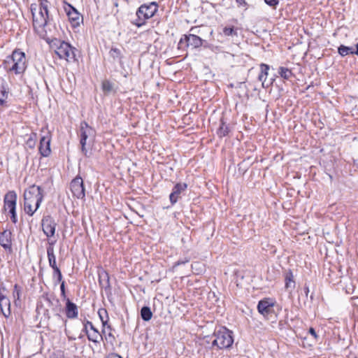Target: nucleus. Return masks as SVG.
Listing matches in <instances>:
<instances>
[{
    "label": "nucleus",
    "mask_w": 358,
    "mask_h": 358,
    "mask_svg": "<svg viewBox=\"0 0 358 358\" xmlns=\"http://www.w3.org/2000/svg\"><path fill=\"white\" fill-rule=\"evenodd\" d=\"M49 4L50 2L48 0H41L37 12L36 8L31 7L33 26L34 29L38 32L43 31L47 25L49 19Z\"/></svg>",
    "instance_id": "7ed1b4c3"
},
{
    "label": "nucleus",
    "mask_w": 358,
    "mask_h": 358,
    "mask_svg": "<svg viewBox=\"0 0 358 358\" xmlns=\"http://www.w3.org/2000/svg\"><path fill=\"white\" fill-rule=\"evenodd\" d=\"M70 189L74 197L78 199H85V189L83 178L80 176H77L71 180L70 183Z\"/></svg>",
    "instance_id": "9b49d317"
},
{
    "label": "nucleus",
    "mask_w": 358,
    "mask_h": 358,
    "mask_svg": "<svg viewBox=\"0 0 358 358\" xmlns=\"http://www.w3.org/2000/svg\"><path fill=\"white\" fill-rule=\"evenodd\" d=\"M50 358H63V356H62L61 355H59V356L55 355V354H53L52 355H51L50 357Z\"/></svg>",
    "instance_id": "8fccbe9b"
},
{
    "label": "nucleus",
    "mask_w": 358,
    "mask_h": 358,
    "mask_svg": "<svg viewBox=\"0 0 358 358\" xmlns=\"http://www.w3.org/2000/svg\"><path fill=\"white\" fill-rule=\"evenodd\" d=\"M204 41V40L194 34H184L178 42V49L182 51L187 50L189 47H191L192 49H197L203 45Z\"/></svg>",
    "instance_id": "0eeeda50"
},
{
    "label": "nucleus",
    "mask_w": 358,
    "mask_h": 358,
    "mask_svg": "<svg viewBox=\"0 0 358 358\" xmlns=\"http://www.w3.org/2000/svg\"><path fill=\"white\" fill-rule=\"evenodd\" d=\"M3 65L8 73L15 75L23 73L27 69L25 53L20 50H15L10 55L6 57Z\"/></svg>",
    "instance_id": "f03ea898"
},
{
    "label": "nucleus",
    "mask_w": 358,
    "mask_h": 358,
    "mask_svg": "<svg viewBox=\"0 0 358 358\" xmlns=\"http://www.w3.org/2000/svg\"><path fill=\"white\" fill-rule=\"evenodd\" d=\"M51 136L50 134L42 136L40 140L39 152L43 157H48L51 152L50 149Z\"/></svg>",
    "instance_id": "4468645a"
},
{
    "label": "nucleus",
    "mask_w": 358,
    "mask_h": 358,
    "mask_svg": "<svg viewBox=\"0 0 358 358\" xmlns=\"http://www.w3.org/2000/svg\"><path fill=\"white\" fill-rule=\"evenodd\" d=\"M222 34L225 36H238V28L234 26H226L222 29Z\"/></svg>",
    "instance_id": "c85d7f7f"
},
{
    "label": "nucleus",
    "mask_w": 358,
    "mask_h": 358,
    "mask_svg": "<svg viewBox=\"0 0 358 358\" xmlns=\"http://www.w3.org/2000/svg\"><path fill=\"white\" fill-rule=\"evenodd\" d=\"M304 292H305L306 296H307L308 294V292H309V287L306 285H305V286H304Z\"/></svg>",
    "instance_id": "09e8293b"
},
{
    "label": "nucleus",
    "mask_w": 358,
    "mask_h": 358,
    "mask_svg": "<svg viewBox=\"0 0 358 358\" xmlns=\"http://www.w3.org/2000/svg\"><path fill=\"white\" fill-rule=\"evenodd\" d=\"M8 97V89L3 84H0V106H6Z\"/></svg>",
    "instance_id": "5701e85b"
},
{
    "label": "nucleus",
    "mask_w": 358,
    "mask_h": 358,
    "mask_svg": "<svg viewBox=\"0 0 358 358\" xmlns=\"http://www.w3.org/2000/svg\"><path fill=\"white\" fill-rule=\"evenodd\" d=\"M20 294H21V289L17 284H15L14 286V289H13V295L15 297L16 296L19 299L20 297Z\"/></svg>",
    "instance_id": "ea45409f"
},
{
    "label": "nucleus",
    "mask_w": 358,
    "mask_h": 358,
    "mask_svg": "<svg viewBox=\"0 0 358 358\" xmlns=\"http://www.w3.org/2000/svg\"><path fill=\"white\" fill-rule=\"evenodd\" d=\"M44 198V191L40 186L32 185L24 192V210L32 216L40 207Z\"/></svg>",
    "instance_id": "f257e3e1"
},
{
    "label": "nucleus",
    "mask_w": 358,
    "mask_h": 358,
    "mask_svg": "<svg viewBox=\"0 0 358 358\" xmlns=\"http://www.w3.org/2000/svg\"><path fill=\"white\" fill-rule=\"evenodd\" d=\"M285 288L287 289H294L295 287V282L294 280V276L293 273L291 270H289L285 277Z\"/></svg>",
    "instance_id": "a878e982"
},
{
    "label": "nucleus",
    "mask_w": 358,
    "mask_h": 358,
    "mask_svg": "<svg viewBox=\"0 0 358 358\" xmlns=\"http://www.w3.org/2000/svg\"><path fill=\"white\" fill-rule=\"evenodd\" d=\"M64 10L68 17L69 21L73 28L80 27L83 22V17L77 9L66 1L63 2Z\"/></svg>",
    "instance_id": "6e6552de"
},
{
    "label": "nucleus",
    "mask_w": 358,
    "mask_h": 358,
    "mask_svg": "<svg viewBox=\"0 0 358 358\" xmlns=\"http://www.w3.org/2000/svg\"><path fill=\"white\" fill-rule=\"evenodd\" d=\"M308 332L310 333V335H312L315 339L317 338V335L316 334V331L314 329V328L313 327H310L308 330Z\"/></svg>",
    "instance_id": "c03bdc74"
},
{
    "label": "nucleus",
    "mask_w": 358,
    "mask_h": 358,
    "mask_svg": "<svg viewBox=\"0 0 358 358\" xmlns=\"http://www.w3.org/2000/svg\"><path fill=\"white\" fill-rule=\"evenodd\" d=\"M65 312L69 319H75L78 315V306L69 299H66V300Z\"/></svg>",
    "instance_id": "f3484780"
},
{
    "label": "nucleus",
    "mask_w": 358,
    "mask_h": 358,
    "mask_svg": "<svg viewBox=\"0 0 358 358\" xmlns=\"http://www.w3.org/2000/svg\"><path fill=\"white\" fill-rule=\"evenodd\" d=\"M55 44L57 45L55 53L60 59H66L69 62H75L78 61L77 52L78 50L72 47L70 43L64 41L56 39Z\"/></svg>",
    "instance_id": "423d86ee"
},
{
    "label": "nucleus",
    "mask_w": 358,
    "mask_h": 358,
    "mask_svg": "<svg viewBox=\"0 0 358 358\" xmlns=\"http://www.w3.org/2000/svg\"><path fill=\"white\" fill-rule=\"evenodd\" d=\"M53 270V273H52V277L55 280V285H57L59 283H60V282H62V272L60 271V269L59 268V267L57 268H55Z\"/></svg>",
    "instance_id": "c9c22d12"
},
{
    "label": "nucleus",
    "mask_w": 358,
    "mask_h": 358,
    "mask_svg": "<svg viewBox=\"0 0 358 358\" xmlns=\"http://www.w3.org/2000/svg\"><path fill=\"white\" fill-rule=\"evenodd\" d=\"M37 310H38V312L39 313V311H40V308H39V306H37Z\"/></svg>",
    "instance_id": "603ef678"
},
{
    "label": "nucleus",
    "mask_w": 358,
    "mask_h": 358,
    "mask_svg": "<svg viewBox=\"0 0 358 358\" xmlns=\"http://www.w3.org/2000/svg\"><path fill=\"white\" fill-rule=\"evenodd\" d=\"M10 219H11V221L14 223V224H16L17 222V214H16V210H15L14 211H11L10 212Z\"/></svg>",
    "instance_id": "37998d69"
},
{
    "label": "nucleus",
    "mask_w": 358,
    "mask_h": 358,
    "mask_svg": "<svg viewBox=\"0 0 358 358\" xmlns=\"http://www.w3.org/2000/svg\"><path fill=\"white\" fill-rule=\"evenodd\" d=\"M230 131L229 127L224 122L223 119L220 120V125L217 131V134L220 138L227 136Z\"/></svg>",
    "instance_id": "393cba45"
},
{
    "label": "nucleus",
    "mask_w": 358,
    "mask_h": 358,
    "mask_svg": "<svg viewBox=\"0 0 358 358\" xmlns=\"http://www.w3.org/2000/svg\"><path fill=\"white\" fill-rule=\"evenodd\" d=\"M355 49H354V54L358 56V43L355 45Z\"/></svg>",
    "instance_id": "3c124183"
},
{
    "label": "nucleus",
    "mask_w": 358,
    "mask_h": 358,
    "mask_svg": "<svg viewBox=\"0 0 358 358\" xmlns=\"http://www.w3.org/2000/svg\"><path fill=\"white\" fill-rule=\"evenodd\" d=\"M275 302L271 298H264L260 300L257 304V310L264 317L269 318L275 313L274 306Z\"/></svg>",
    "instance_id": "9d476101"
},
{
    "label": "nucleus",
    "mask_w": 358,
    "mask_h": 358,
    "mask_svg": "<svg viewBox=\"0 0 358 358\" xmlns=\"http://www.w3.org/2000/svg\"><path fill=\"white\" fill-rule=\"evenodd\" d=\"M259 66H260L261 72H260L259 75L258 76V80L262 83V87L264 88H266L268 87V85H265V82H266V79L268 76V71L270 67L268 64H266L264 63L261 64Z\"/></svg>",
    "instance_id": "412c9836"
},
{
    "label": "nucleus",
    "mask_w": 358,
    "mask_h": 358,
    "mask_svg": "<svg viewBox=\"0 0 358 358\" xmlns=\"http://www.w3.org/2000/svg\"><path fill=\"white\" fill-rule=\"evenodd\" d=\"M189 262V259L188 257H185L182 259H179L177 262H176L172 267V269L173 270L176 267L185 264L186 263Z\"/></svg>",
    "instance_id": "4c0bfd02"
},
{
    "label": "nucleus",
    "mask_w": 358,
    "mask_h": 358,
    "mask_svg": "<svg viewBox=\"0 0 358 358\" xmlns=\"http://www.w3.org/2000/svg\"><path fill=\"white\" fill-rule=\"evenodd\" d=\"M99 283L105 290L110 289L109 274L104 270L99 272Z\"/></svg>",
    "instance_id": "6ab92c4d"
},
{
    "label": "nucleus",
    "mask_w": 358,
    "mask_h": 358,
    "mask_svg": "<svg viewBox=\"0 0 358 358\" xmlns=\"http://www.w3.org/2000/svg\"><path fill=\"white\" fill-rule=\"evenodd\" d=\"M43 299L48 303V304H53V301H55L56 303L59 306L58 308H53V310L55 311V315L61 320H63L62 316L60 314V312L62 311V307L59 304V301L58 299H55L54 297H50L48 296V294H45L43 296Z\"/></svg>",
    "instance_id": "4be33fe9"
},
{
    "label": "nucleus",
    "mask_w": 358,
    "mask_h": 358,
    "mask_svg": "<svg viewBox=\"0 0 358 358\" xmlns=\"http://www.w3.org/2000/svg\"><path fill=\"white\" fill-rule=\"evenodd\" d=\"M98 315L101 321L103 327L105 328L106 326H108V322L109 320V317H108L107 310L106 308L99 309Z\"/></svg>",
    "instance_id": "cd10ccee"
},
{
    "label": "nucleus",
    "mask_w": 358,
    "mask_h": 358,
    "mask_svg": "<svg viewBox=\"0 0 358 358\" xmlns=\"http://www.w3.org/2000/svg\"><path fill=\"white\" fill-rule=\"evenodd\" d=\"M6 291V287L3 282H0V296H6L3 292Z\"/></svg>",
    "instance_id": "a18cd8bd"
},
{
    "label": "nucleus",
    "mask_w": 358,
    "mask_h": 358,
    "mask_svg": "<svg viewBox=\"0 0 358 358\" xmlns=\"http://www.w3.org/2000/svg\"><path fill=\"white\" fill-rule=\"evenodd\" d=\"M43 315L45 316V317L48 320H49L50 319V313H49L48 310H44Z\"/></svg>",
    "instance_id": "49530a36"
},
{
    "label": "nucleus",
    "mask_w": 358,
    "mask_h": 358,
    "mask_svg": "<svg viewBox=\"0 0 358 358\" xmlns=\"http://www.w3.org/2000/svg\"><path fill=\"white\" fill-rule=\"evenodd\" d=\"M338 52L341 57H345L348 55H354V48L352 47L341 45L338 48Z\"/></svg>",
    "instance_id": "2f4dec72"
},
{
    "label": "nucleus",
    "mask_w": 358,
    "mask_h": 358,
    "mask_svg": "<svg viewBox=\"0 0 358 358\" xmlns=\"http://www.w3.org/2000/svg\"><path fill=\"white\" fill-rule=\"evenodd\" d=\"M55 241H49V246L47 248V255L50 266L54 269L57 268L56 263V257L54 252L53 245Z\"/></svg>",
    "instance_id": "aec40b11"
},
{
    "label": "nucleus",
    "mask_w": 358,
    "mask_h": 358,
    "mask_svg": "<svg viewBox=\"0 0 358 358\" xmlns=\"http://www.w3.org/2000/svg\"><path fill=\"white\" fill-rule=\"evenodd\" d=\"M141 317L143 320L148 322L152 317V313L150 308L148 306H143L141 310Z\"/></svg>",
    "instance_id": "c756f323"
},
{
    "label": "nucleus",
    "mask_w": 358,
    "mask_h": 358,
    "mask_svg": "<svg viewBox=\"0 0 358 358\" xmlns=\"http://www.w3.org/2000/svg\"><path fill=\"white\" fill-rule=\"evenodd\" d=\"M37 139V134L35 132H32L29 136L26 141V145L31 149L34 148L36 145V142Z\"/></svg>",
    "instance_id": "f704fd0d"
},
{
    "label": "nucleus",
    "mask_w": 358,
    "mask_h": 358,
    "mask_svg": "<svg viewBox=\"0 0 358 358\" xmlns=\"http://www.w3.org/2000/svg\"><path fill=\"white\" fill-rule=\"evenodd\" d=\"M158 8L159 4L156 1L141 5L136 12V18L131 21V24L137 27L145 25L146 21L156 14Z\"/></svg>",
    "instance_id": "20e7f679"
},
{
    "label": "nucleus",
    "mask_w": 358,
    "mask_h": 358,
    "mask_svg": "<svg viewBox=\"0 0 358 358\" xmlns=\"http://www.w3.org/2000/svg\"><path fill=\"white\" fill-rule=\"evenodd\" d=\"M0 310L5 317L10 315V302L6 296H0Z\"/></svg>",
    "instance_id": "a211bd4d"
},
{
    "label": "nucleus",
    "mask_w": 358,
    "mask_h": 358,
    "mask_svg": "<svg viewBox=\"0 0 358 358\" xmlns=\"http://www.w3.org/2000/svg\"><path fill=\"white\" fill-rule=\"evenodd\" d=\"M112 328L110 325L106 326L104 329H102V334L104 335L105 339L107 342L110 343L111 345L114 343L115 341V337L111 332Z\"/></svg>",
    "instance_id": "b1692460"
},
{
    "label": "nucleus",
    "mask_w": 358,
    "mask_h": 358,
    "mask_svg": "<svg viewBox=\"0 0 358 358\" xmlns=\"http://www.w3.org/2000/svg\"><path fill=\"white\" fill-rule=\"evenodd\" d=\"M17 195L14 191L9 192L4 197V208L9 213L16 210Z\"/></svg>",
    "instance_id": "dca6fc26"
},
{
    "label": "nucleus",
    "mask_w": 358,
    "mask_h": 358,
    "mask_svg": "<svg viewBox=\"0 0 358 358\" xmlns=\"http://www.w3.org/2000/svg\"><path fill=\"white\" fill-rule=\"evenodd\" d=\"M194 29H196V28L192 27V28L190 29V31H194Z\"/></svg>",
    "instance_id": "864d4df0"
},
{
    "label": "nucleus",
    "mask_w": 358,
    "mask_h": 358,
    "mask_svg": "<svg viewBox=\"0 0 358 358\" xmlns=\"http://www.w3.org/2000/svg\"><path fill=\"white\" fill-rule=\"evenodd\" d=\"M101 88L105 94H108L114 90V84L108 80H104L101 83Z\"/></svg>",
    "instance_id": "7c9ffc66"
},
{
    "label": "nucleus",
    "mask_w": 358,
    "mask_h": 358,
    "mask_svg": "<svg viewBox=\"0 0 358 358\" xmlns=\"http://www.w3.org/2000/svg\"><path fill=\"white\" fill-rule=\"evenodd\" d=\"M264 2L272 7H275L279 3V0H264Z\"/></svg>",
    "instance_id": "a19ab883"
},
{
    "label": "nucleus",
    "mask_w": 358,
    "mask_h": 358,
    "mask_svg": "<svg viewBox=\"0 0 358 358\" xmlns=\"http://www.w3.org/2000/svg\"><path fill=\"white\" fill-rule=\"evenodd\" d=\"M187 188V185L185 182H178L174 185L172 192L169 195L171 205H174L177 203L178 199L181 197V194L183 193Z\"/></svg>",
    "instance_id": "ddd939ff"
},
{
    "label": "nucleus",
    "mask_w": 358,
    "mask_h": 358,
    "mask_svg": "<svg viewBox=\"0 0 358 358\" xmlns=\"http://www.w3.org/2000/svg\"><path fill=\"white\" fill-rule=\"evenodd\" d=\"M12 232L8 229L0 232V245L10 252L12 250Z\"/></svg>",
    "instance_id": "2eb2a0df"
},
{
    "label": "nucleus",
    "mask_w": 358,
    "mask_h": 358,
    "mask_svg": "<svg viewBox=\"0 0 358 358\" xmlns=\"http://www.w3.org/2000/svg\"><path fill=\"white\" fill-rule=\"evenodd\" d=\"M109 55L114 60L117 59L121 63L122 55L120 49L112 48L109 51Z\"/></svg>",
    "instance_id": "72a5a7b5"
},
{
    "label": "nucleus",
    "mask_w": 358,
    "mask_h": 358,
    "mask_svg": "<svg viewBox=\"0 0 358 358\" xmlns=\"http://www.w3.org/2000/svg\"><path fill=\"white\" fill-rule=\"evenodd\" d=\"M80 144L81 145V152L86 157H90L91 152L86 148L87 140L88 137L92 135L93 129L90 127L85 122L81 124L80 126Z\"/></svg>",
    "instance_id": "1a4fd4ad"
},
{
    "label": "nucleus",
    "mask_w": 358,
    "mask_h": 358,
    "mask_svg": "<svg viewBox=\"0 0 358 358\" xmlns=\"http://www.w3.org/2000/svg\"><path fill=\"white\" fill-rule=\"evenodd\" d=\"M83 326L84 327L83 331L85 332V334H87V332H89L88 327H90V329L92 331H95V329H96V328H95L94 326L93 325L92 322L89 320H85L83 322Z\"/></svg>",
    "instance_id": "e433bc0d"
},
{
    "label": "nucleus",
    "mask_w": 358,
    "mask_h": 358,
    "mask_svg": "<svg viewBox=\"0 0 358 358\" xmlns=\"http://www.w3.org/2000/svg\"><path fill=\"white\" fill-rule=\"evenodd\" d=\"M107 358H122L120 355L117 354L112 353L110 354Z\"/></svg>",
    "instance_id": "de8ad7c7"
},
{
    "label": "nucleus",
    "mask_w": 358,
    "mask_h": 358,
    "mask_svg": "<svg viewBox=\"0 0 358 358\" xmlns=\"http://www.w3.org/2000/svg\"><path fill=\"white\" fill-rule=\"evenodd\" d=\"M86 335L88 340L94 343H99V339L103 340V336L99 333L97 329H95V331H92V332H87Z\"/></svg>",
    "instance_id": "bb28decb"
},
{
    "label": "nucleus",
    "mask_w": 358,
    "mask_h": 358,
    "mask_svg": "<svg viewBox=\"0 0 358 358\" xmlns=\"http://www.w3.org/2000/svg\"><path fill=\"white\" fill-rule=\"evenodd\" d=\"M278 73L280 77L285 80H289L292 76H294V74L290 69L283 66L279 67Z\"/></svg>",
    "instance_id": "473e14b6"
},
{
    "label": "nucleus",
    "mask_w": 358,
    "mask_h": 358,
    "mask_svg": "<svg viewBox=\"0 0 358 358\" xmlns=\"http://www.w3.org/2000/svg\"><path fill=\"white\" fill-rule=\"evenodd\" d=\"M60 283H61V285H60L61 296L64 299L66 300V299H68V298L66 294L65 282L62 281V282H60Z\"/></svg>",
    "instance_id": "58836bf2"
},
{
    "label": "nucleus",
    "mask_w": 358,
    "mask_h": 358,
    "mask_svg": "<svg viewBox=\"0 0 358 358\" xmlns=\"http://www.w3.org/2000/svg\"><path fill=\"white\" fill-rule=\"evenodd\" d=\"M213 337L212 347H216L219 350H227L231 348L234 343V333L225 327H221L215 330Z\"/></svg>",
    "instance_id": "39448f33"
},
{
    "label": "nucleus",
    "mask_w": 358,
    "mask_h": 358,
    "mask_svg": "<svg viewBox=\"0 0 358 358\" xmlns=\"http://www.w3.org/2000/svg\"><path fill=\"white\" fill-rule=\"evenodd\" d=\"M236 2L238 7H245V9H247L248 4L245 0H236Z\"/></svg>",
    "instance_id": "79ce46f5"
},
{
    "label": "nucleus",
    "mask_w": 358,
    "mask_h": 358,
    "mask_svg": "<svg viewBox=\"0 0 358 358\" xmlns=\"http://www.w3.org/2000/svg\"><path fill=\"white\" fill-rule=\"evenodd\" d=\"M57 223L50 215H44L41 220L42 230L48 238H52L55 234Z\"/></svg>",
    "instance_id": "f8f14e48"
}]
</instances>
